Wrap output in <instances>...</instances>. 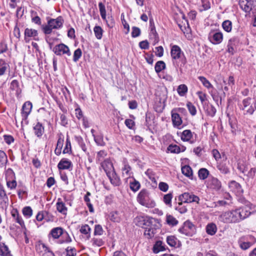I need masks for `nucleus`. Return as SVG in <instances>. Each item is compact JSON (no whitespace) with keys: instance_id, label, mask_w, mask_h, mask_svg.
<instances>
[{"instance_id":"obj_1","label":"nucleus","mask_w":256,"mask_h":256,"mask_svg":"<svg viewBox=\"0 0 256 256\" xmlns=\"http://www.w3.org/2000/svg\"><path fill=\"white\" fill-rule=\"evenodd\" d=\"M250 208L247 206H242L235 210L225 212L220 216V218L225 223L239 222L250 214Z\"/></svg>"},{"instance_id":"obj_2","label":"nucleus","mask_w":256,"mask_h":256,"mask_svg":"<svg viewBox=\"0 0 256 256\" xmlns=\"http://www.w3.org/2000/svg\"><path fill=\"white\" fill-rule=\"evenodd\" d=\"M142 219V223H140L139 226H141L142 228L145 229L144 232V236L150 239L153 238L156 232V228L155 224H153L154 221L156 220L152 218H148L147 220Z\"/></svg>"},{"instance_id":"obj_3","label":"nucleus","mask_w":256,"mask_h":256,"mask_svg":"<svg viewBox=\"0 0 256 256\" xmlns=\"http://www.w3.org/2000/svg\"><path fill=\"white\" fill-rule=\"evenodd\" d=\"M136 200L140 204L148 208H152L156 206V202L150 198V192L146 189H142L140 191L138 194Z\"/></svg>"},{"instance_id":"obj_4","label":"nucleus","mask_w":256,"mask_h":256,"mask_svg":"<svg viewBox=\"0 0 256 256\" xmlns=\"http://www.w3.org/2000/svg\"><path fill=\"white\" fill-rule=\"evenodd\" d=\"M64 20L60 16L56 18H50L48 21V24L42 26V30L44 34H49L53 29H58L62 26Z\"/></svg>"},{"instance_id":"obj_5","label":"nucleus","mask_w":256,"mask_h":256,"mask_svg":"<svg viewBox=\"0 0 256 256\" xmlns=\"http://www.w3.org/2000/svg\"><path fill=\"white\" fill-rule=\"evenodd\" d=\"M195 230L194 224L190 220H186L184 222L182 227L179 228L178 231L186 236H191L194 233Z\"/></svg>"},{"instance_id":"obj_6","label":"nucleus","mask_w":256,"mask_h":256,"mask_svg":"<svg viewBox=\"0 0 256 256\" xmlns=\"http://www.w3.org/2000/svg\"><path fill=\"white\" fill-rule=\"evenodd\" d=\"M170 54L173 60L181 58L182 56H183L184 58L182 60V62L184 65L186 64V58L179 46L177 45L172 46L170 50Z\"/></svg>"},{"instance_id":"obj_7","label":"nucleus","mask_w":256,"mask_h":256,"mask_svg":"<svg viewBox=\"0 0 256 256\" xmlns=\"http://www.w3.org/2000/svg\"><path fill=\"white\" fill-rule=\"evenodd\" d=\"M178 200L181 201L185 204L190 203L192 202H196L198 203L200 198L192 193L184 192L179 196Z\"/></svg>"},{"instance_id":"obj_8","label":"nucleus","mask_w":256,"mask_h":256,"mask_svg":"<svg viewBox=\"0 0 256 256\" xmlns=\"http://www.w3.org/2000/svg\"><path fill=\"white\" fill-rule=\"evenodd\" d=\"M52 51L57 56L66 54L68 56H70L71 55L69 48L66 44L62 43L56 45L53 48Z\"/></svg>"},{"instance_id":"obj_9","label":"nucleus","mask_w":256,"mask_h":256,"mask_svg":"<svg viewBox=\"0 0 256 256\" xmlns=\"http://www.w3.org/2000/svg\"><path fill=\"white\" fill-rule=\"evenodd\" d=\"M184 110L183 108H178L172 110V120L174 126L178 127L182 124V118L176 112H182Z\"/></svg>"},{"instance_id":"obj_10","label":"nucleus","mask_w":256,"mask_h":256,"mask_svg":"<svg viewBox=\"0 0 256 256\" xmlns=\"http://www.w3.org/2000/svg\"><path fill=\"white\" fill-rule=\"evenodd\" d=\"M209 40L214 44H220L223 39V35L221 32H210L208 34Z\"/></svg>"},{"instance_id":"obj_11","label":"nucleus","mask_w":256,"mask_h":256,"mask_svg":"<svg viewBox=\"0 0 256 256\" xmlns=\"http://www.w3.org/2000/svg\"><path fill=\"white\" fill-rule=\"evenodd\" d=\"M251 98H247L244 99L242 102V104L240 105V108L242 110H245L247 114H252L254 113V110L251 105Z\"/></svg>"},{"instance_id":"obj_12","label":"nucleus","mask_w":256,"mask_h":256,"mask_svg":"<svg viewBox=\"0 0 256 256\" xmlns=\"http://www.w3.org/2000/svg\"><path fill=\"white\" fill-rule=\"evenodd\" d=\"M254 0H240L239 5L246 12H250L252 9Z\"/></svg>"},{"instance_id":"obj_13","label":"nucleus","mask_w":256,"mask_h":256,"mask_svg":"<svg viewBox=\"0 0 256 256\" xmlns=\"http://www.w3.org/2000/svg\"><path fill=\"white\" fill-rule=\"evenodd\" d=\"M32 105L30 101L25 102L22 106L21 114L23 119L27 118L31 112Z\"/></svg>"},{"instance_id":"obj_14","label":"nucleus","mask_w":256,"mask_h":256,"mask_svg":"<svg viewBox=\"0 0 256 256\" xmlns=\"http://www.w3.org/2000/svg\"><path fill=\"white\" fill-rule=\"evenodd\" d=\"M106 175L114 171L113 164L110 160L106 158L100 164Z\"/></svg>"},{"instance_id":"obj_15","label":"nucleus","mask_w":256,"mask_h":256,"mask_svg":"<svg viewBox=\"0 0 256 256\" xmlns=\"http://www.w3.org/2000/svg\"><path fill=\"white\" fill-rule=\"evenodd\" d=\"M208 184L210 188L216 190H220L222 186L221 182L217 178L214 177L210 178Z\"/></svg>"},{"instance_id":"obj_16","label":"nucleus","mask_w":256,"mask_h":256,"mask_svg":"<svg viewBox=\"0 0 256 256\" xmlns=\"http://www.w3.org/2000/svg\"><path fill=\"white\" fill-rule=\"evenodd\" d=\"M204 108L207 115L212 117L214 116L216 112L215 107L212 104H210L208 102H204Z\"/></svg>"},{"instance_id":"obj_17","label":"nucleus","mask_w":256,"mask_h":256,"mask_svg":"<svg viewBox=\"0 0 256 256\" xmlns=\"http://www.w3.org/2000/svg\"><path fill=\"white\" fill-rule=\"evenodd\" d=\"M110 182L114 186H118L120 184L121 182L120 178L118 176L115 171L107 175Z\"/></svg>"},{"instance_id":"obj_18","label":"nucleus","mask_w":256,"mask_h":256,"mask_svg":"<svg viewBox=\"0 0 256 256\" xmlns=\"http://www.w3.org/2000/svg\"><path fill=\"white\" fill-rule=\"evenodd\" d=\"M72 166V162L66 158L62 159L58 164L59 170H68Z\"/></svg>"},{"instance_id":"obj_19","label":"nucleus","mask_w":256,"mask_h":256,"mask_svg":"<svg viewBox=\"0 0 256 256\" xmlns=\"http://www.w3.org/2000/svg\"><path fill=\"white\" fill-rule=\"evenodd\" d=\"M33 130L34 134L38 137L40 138L44 132V128L43 125L40 122H38L34 126Z\"/></svg>"},{"instance_id":"obj_20","label":"nucleus","mask_w":256,"mask_h":256,"mask_svg":"<svg viewBox=\"0 0 256 256\" xmlns=\"http://www.w3.org/2000/svg\"><path fill=\"white\" fill-rule=\"evenodd\" d=\"M38 35V31L36 30L26 28L24 30V39L27 38H33L34 40H36V37Z\"/></svg>"},{"instance_id":"obj_21","label":"nucleus","mask_w":256,"mask_h":256,"mask_svg":"<svg viewBox=\"0 0 256 256\" xmlns=\"http://www.w3.org/2000/svg\"><path fill=\"white\" fill-rule=\"evenodd\" d=\"M56 209L61 214L66 215L67 214V208L65 204L62 201L60 198H58L56 202Z\"/></svg>"},{"instance_id":"obj_22","label":"nucleus","mask_w":256,"mask_h":256,"mask_svg":"<svg viewBox=\"0 0 256 256\" xmlns=\"http://www.w3.org/2000/svg\"><path fill=\"white\" fill-rule=\"evenodd\" d=\"M10 88L12 90L15 92V94L18 97L21 93V90L20 88L19 83L17 80H14L11 82Z\"/></svg>"},{"instance_id":"obj_23","label":"nucleus","mask_w":256,"mask_h":256,"mask_svg":"<svg viewBox=\"0 0 256 256\" xmlns=\"http://www.w3.org/2000/svg\"><path fill=\"white\" fill-rule=\"evenodd\" d=\"M166 242L170 246L172 247L179 246L180 245V241L174 236H167Z\"/></svg>"},{"instance_id":"obj_24","label":"nucleus","mask_w":256,"mask_h":256,"mask_svg":"<svg viewBox=\"0 0 256 256\" xmlns=\"http://www.w3.org/2000/svg\"><path fill=\"white\" fill-rule=\"evenodd\" d=\"M165 244L162 241L158 240L154 244L153 247V252L155 254H158L160 252L164 251L166 250Z\"/></svg>"},{"instance_id":"obj_25","label":"nucleus","mask_w":256,"mask_h":256,"mask_svg":"<svg viewBox=\"0 0 256 256\" xmlns=\"http://www.w3.org/2000/svg\"><path fill=\"white\" fill-rule=\"evenodd\" d=\"M64 234L63 229L60 227L52 228L50 234L54 238H58L60 236Z\"/></svg>"},{"instance_id":"obj_26","label":"nucleus","mask_w":256,"mask_h":256,"mask_svg":"<svg viewBox=\"0 0 256 256\" xmlns=\"http://www.w3.org/2000/svg\"><path fill=\"white\" fill-rule=\"evenodd\" d=\"M182 172L185 176L193 179L192 170L190 166L186 165L182 168Z\"/></svg>"},{"instance_id":"obj_27","label":"nucleus","mask_w":256,"mask_h":256,"mask_svg":"<svg viewBox=\"0 0 256 256\" xmlns=\"http://www.w3.org/2000/svg\"><path fill=\"white\" fill-rule=\"evenodd\" d=\"M0 256H12L8 246L4 243L0 244Z\"/></svg>"},{"instance_id":"obj_28","label":"nucleus","mask_w":256,"mask_h":256,"mask_svg":"<svg viewBox=\"0 0 256 256\" xmlns=\"http://www.w3.org/2000/svg\"><path fill=\"white\" fill-rule=\"evenodd\" d=\"M217 168L222 174H227L230 173V168L224 162L220 163L217 166Z\"/></svg>"},{"instance_id":"obj_29","label":"nucleus","mask_w":256,"mask_h":256,"mask_svg":"<svg viewBox=\"0 0 256 256\" xmlns=\"http://www.w3.org/2000/svg\"><path fill=\"white\" fill-rule=\"evenodd\" d=\"M217 231V227L214 223L208 224L206 226V232L208 234L214 235Z\"/></svg>"},{"instance_id":"obj_30","label":"nucleus","mask_w":256,"mask_h":256,"mask_svg":"<svg viewBox=\"0 0 256 256\" xmlns=\"http://www.w3.org/2000/svg\"><path fill=\"white\" fill-rule=\"evenodd\" d=\"M36 251L40 252H41V250L42 249L45 252H47L50 254V256H54V252L51 251L48 247H47L43 243H39L36 245Z\"/></svg>"},{"instance_id":"obj_31","label":"nucleus","mask_w":256,"mask_h":256,"mask_svg":"<svg viewBox=\"0 0 256 256\" xmlns=\"http://www.w3.org/2000/svg\"><path fill=\"white\" fill-rule=\"evenodd\" d=\"M38 112L40 117L44 120H46L50 118V113L48 111L46 110L44 108H40L38 110Z\"/></svg>"},{"instance_id":"obj_32","label":"nucleus","mask_w":256,"mask_h":256,"mask_svg":"<svg viewBox=\"0 0 256 256\" xmlns=\"http://www.w3.org/2000/svg\"><path fill=\"white\" fill-rule=\"evenodd\" d=\"M178 201L175 206L176 210H178L180 214L186 213L187 212V208L186 206L184 204L185 203L182 202L181 201Z\"/></svg>"},{"instance_id":"obj_33","label":"nucleus","mask_w":256,"mask_h":256,"mask_svg":"<svg viewBox=\"0 0 256 256\" xmlns=\"http://www.w3.org/2000/svg\"><path fill=\"white\" fill-rule=\"evenodd\" d=\"M9 67V65L3 59H0V76H3Z\"/></svg>"},{"instance_id":"obj_34","label":"nucleus","mask_w":256,"mask_h":256,"mask_svg":"<svg viewBox=\"0 0 256 256\" xmlns=\"http://www.w3.org/2000/svg\"><path fill=\"white\" fill-rule=\"evenodd\" d=\"M192 136V132L189 130H186L183 131L181 136V138L183 141L188 142Z\"/></svg>"},{"instance_id":"obj_35","label":"nucleus","mask_w":256,"mask_h":256,"mask_svg":"<svg viewBox=\"0 0 256 256\" xmlns=\"http://www.w3.org/2000/svg\"><path fill=\"white\" fill-rule=\"evenodd\" d=\"M166 68L164 62L162 60L157 62L155 64L154 69L157 74L160 73L162 70Z\"/></svg>"},{"instance_id":"obj_36","label":"nucleus","mask_w":256,"mask_h":256,"mask_svg":"<svg viewBox=\"0 0 256 256\" xmlns=\"http://www.w3.org/2000/svg\"><path fill=\"white\" fill-rule=\"evenodd\" d=\"M209 171L205 168H200L198 172V176L200 180L206 179L209 175Z\"/></svg>"},{"instance_id":"obj_37","label":"nucleus","mask_w":256,"mask_h":256,"mask_svg":"<svg viewBox=\"0 0 256 256\" xmlns=\"http://www.w3.org/2000/svg\"><path fill=\"white\" fill-rule=\"evenodd\" d=\"M130 187L132 191L136 192L140 188V184L138 180L134 178L130 183Z\"/></svg>"},{"instance_id":"obj_38","label":"nucleus","mask_w":256,"mask_h":256,"mask_svg":"<svg viewBox=\"0 0 256 256\" xmlns=\"http://www.w3.org/2000/svg\"><path fill=\"white\" fill-rule=\"evenodd\" d=\"M7 162L8 158L6 154L4 151L0 150V167L2 168L5 166Z\"/></svg>"},{"instance_id":"obj_39","label":"nucleus","mask_w":256,"mask_h":256,"mask_svg":"<svg viewBox=\"0 0 256 256\" xmlns=\"http://www.w3.org/2000/svg\"><path fill=\"white\" fill-rule=\"evenodd\" d=\"M107 156V152L104 150H100L97 153L96 160L100 162H102L106 158V157Z\"/></svg>"},{"instance_id":"obj_40","label":"nucleus","mask_w":256,"mask_h":256,"mask_svg":"<svg viewBox=\"0 0 256 256\" xmlns=\"http://www.w3.org/2000/svg\"><path fill=\"white\" fill-rule=\"evenodd\" d=\"M110 220L114 222H119L121 220L120 216L117 212H110Z\"/></svg>"},{"instance_id":"obj_41","label":"nucleus","mask_w":256,"mask_h":256,"mask_svg":"<svg viewBox=\"0 0 256 256\" xmlns=\"http://www.w3.org/2000/svg\"><path fill=\"white\" fill-rule=\"evenodd\" d=\"M172 193H168L164 195L163 198V201L164 204L168 206L171 207L172 206Z\"/></svg>"},{"instance_id":"obj_42","label":"nucleus","mask_w":256,"mask_h":256,"mask_svg":"<svg viewBox=\"0 0 256 256\" xmlns=\"http://www.w3.org/2000/svg\"><path fill=\"white\" fill-rule=\"evenodd\" d=\"M96 37L98 40H100L102 36L103 30L100 26H95L94 28Z\"/></svg>"},{"instance_id":"obj_43","label":"nucleus","mask_w":256,"mask_h":256,"mask_svg":"<svg viewBox=\"0 0 256 256\" xmlns=\"http://www.w3.org/2000/svg\"><path fill=\"white\" fill-rule=\"evenodd\" d=\"M224 30L226 32H230L232 28V22L229 20H224L222 24Z\"/></svg>"},{"instance_id":"obj_44","label":"nucleus","mask_w":256,"mask_h":256,"mask_svg":"<svg viewBox=\"0 0 256 256\" xmlns=\"http://www.w3.org/2000/svg\"><path fill=\"white\" fill-rule=\"evenodd\" d=\"M177 91L180 96H184L188 92V88L185 84H180L178 86Z\"/></svg>"},{"instance_id":"obj_45","label":"nucleus","mask_w":256,"mask_h":256,"mask_svg":"<svg viewBox=\"0 0 256 256\" xmlns=\"http://www.w3.org/2000/svg\"><path fill=\"white\" fill-rule=\"evenodd\" d=\"M168 150L172 153H179L181 152L180 147L176 144H170L167 148Z\"/></svg>"},{"instance_id":"obj_46","label":"nucleus","mask_w":256,"mask_h":256,"mask_svg":"<svg viewBox=\"0 0 256 256\" xmlns=\"http://www.w3.org/2000/svg\"><path fill=\"white\" fill-rule=\"evenodd\" d=\"M98 7L102 18L105 20L106 19V10L104 5L102 2H99Z\"/></svg>"},{"instance_id":"obj_47","label":"nucleus","mask_w":256,"mask_h":256,"mask_svg":"<svg viewBox=\"0 0 256 256\" xmlns=\"http://www.w3.org/2000/svg\"><path fill=\"white\" fill-rule=\"evenodd\" d=\"M94 140L96 144L100 146H104L105 145V142L103 140V136L102 134H98L94 137Z\"/></svg>"},{"instance_id":"obj_48","label":"nucleus","mask_w":256,"mask_h":256,"mask_svg":"<svg viewBox=\"0 0 256 256\" xmlns=\"http://www.w3.org/2000/svg\"><path fill=\"white\" fill-rule=\"evenodd\" d=\"M166 222L169 225L174 226L178 224V221L172 216H166Z\"/></svg>"},{"instance_id":"obj_49","label":"nucleus","mask_w":256,"mask_h":256,"mask_svg":"<svg viewBox=\"0 0 256 256\" xmlns=\"http://www.w3.org/2000/svg\"><path fill=\"white\" fill-rule=\"evenodd\" d=\"M91 242L92 244L98 246H102L104 242L102 239L98 238H94L92 239Z\"/></svg>"},{"instance_id":"obj_50","label":"nucleus","mask_w":256,"mask_h":256,"mask_svg":"<svg viewBox=\"0 0 256 256\" xmlns=\"http://www.w3.org/2000/svg\"><path fill=\"white\" fill-rule=\"evenodd\" d=\"M90 228L88 224H85L82 226L80 229V232L82 234H88V238L90 237Z\"/></svg>"},{"instance_id":"obj_51","label":"nucleus","mask_w":256,"mask_h":256,"mask_svg":"<svg viewBox=\"0 0 256 256\" xmlns=\"http://www.w3.org/2000/svg\"><path fill=\"white\" fill-rule=\"evenodd\" d=\"M22 214L25 216L30 218L32 214V210L30 206H26L22 209Z\"/></svg>"},{"instance_id":"obj_52","label":"nucleus","mask_w":256,"mask_h":256,"mask_svg":"<svg viewBox=\"0 0 256 256\" xmlns=\"http://www.w3.org/2000/svg\"><path fill=\"white\" fill-rule=\"evenodd\" d=\"M82 52L80 48L76 49L74 54L73 60L74 62H76L82 56Z\"/></svg>"},{"instance_id":"obj_53","label":"nucleus","mask_w":256,"mask_h":256,"mask_svg":"<svg viewBox=\"0 0 256 256\" xmlns=\"http://www.w3.org/2000/svg\"><path fill=\"white\" fill-rule=\"evenodd\" d=\"M104 230L100 224H96L94 226V235L101 236L103 234Z\"/></svg>"},{"instance_id":"obj_54","label":"nucleus","mask_w":256,"mask_h":256,"mask_svg":"<svg viewBox=\"0 0 256 256\" xmlns=\"http://www.w3.org/2000/svg\"><path fill=\"white\" fill-rule=\"evenodd\" d=\"M192 116H194L196 113V107L190 102H188L186 104Z\"/></svg>"},{"instance_id":"obj_55","label":"nucleus","mask_w":256,"mask_h":256,"mask_svg":"<svg viewBox=\"0 0 256 256\" xmlns=\"http://www.w3.org/2000/svg\"><path fill=\"white\" fill-rule=\"evenodd\" d=\"M198 79L200 80L202 83L203 85L207 88H210V87H212V85L210 84V83L209 82V81L204 76H199Z\"/></svg>"},{"instance_id":"obj_56","label":"nucleus","mask_w":256,"mask_h":256,"mask_svg":"<svg viewBox=\"0 0 256 256\" xmlns=\"http://www.w3.org/2000/svg\"><path fill=\"white\" fill-rule=\"evenodd\" d=\"M66 256H76V250L75 248L68 247L66 249Z\"/></svg>"},{"instance_id":"obj_57","label":"nucleus","mask_w":256,"mask_h":256,"mask_svg":"<svg viewBox=\"0 0 256 256\" xmlns=\"http://www.w3.org/2000/svg\"><path fill=\"white\" fill-rule=\"evenodd\" d=\"M71 144L68 138H66V146L63 150L64 154H68L71 152Z\"/></svg>"},{"instance_id":"obj_58","label":"nucleus","mask_w":256,"mask_h":256,"mask_svg":"<svg viewBox=\"0 0 256 256\" xmlns=\"http://www.w3.org/2000/svg\"><path fill=\"white\" fill-rule=\"evenodd\" d=\"M235 38H232L229 40L228 45V52L229 53H230L231 54H233L234 52V48L232 46V42H234Z\"/></svg>"},{"instance_id":"obj_59","label":"nucleus","mask_w":256,"mask_h":256,"mask_svg":"<svg viewBox=\"0 0 256 256\" xmlns=\"http://www.w3.org/2000/svg\"><path fill=\"white\" fill-rule=\"evenodd\" d=\"M124 124L130 130H133L135 126L134 122L131 119H126Z\"/></svg>"},{"instance_id":"obj_60","label":"nucleus","mask_w":256,"mask_h":256,"mask_svg":"<svg viewBox=\"0 0 256 256\" xmlns=\"http://www.w3.org/2000/svg\"><path fill=\"white\" fill-rule=\"evenodd\" d=\"M140 34V30L136 26L132 28V38H136Z\"/></svg>"},{"instance_id":"obj_61","label":"nucleus","mask_w":256,"mask_h":256,"mask_svg":"<svg viewBox=\"0 0 256 256\" xmlns=\"http://www.w3.org/2000/svg\"><path fill=\"white\" fill-rule=\"evenodd\" d=\"M158 188L164 192H166L168 189V185L164 182H160L158 184Z\"/></svg>"},{"instance_id":"obj_62","label":"nucleus","mask_w":256,"mask_h":256,"mask_svg":"<svg viewBox=\"0 0 256 256\" xmlns=\"http://www.w3.org/2000/svg\"><path fill=\"white\" fill-rule=\"evenodd\" d=\"M256 175V168H252L250 169L248 171L247 176L250 178H254V176Z\"/></svg>"},{"instance_id":"obj_63","label":"nucleus","mask_w":256,"mask_h":256,"mask_svg":"<svg viewBox=\"0 0 256 256\" xmlns=\"http://www.w3.org/2000/svg\"><path fill=\"white\" fill-rule=\"evenodd\" d=\"M140 47L143 50H147L149 48V43L147 40H143L139 43Z\"/></svg>"},{"instance_id":"obj_64","label":"nucleus","mask_w":256,"mask_h":256,"mask_svg":"<svg viewBox=\"0 0 256 256\" xmlns=\"http://www.w3.org/2000/svg\"><path fill=\"white\" fill-rule=\"evenodd\" d=\"M156 55L158 56L161 57L164 54V48L162 46H159L156 48Z\"/></svg>"}]
</instances>
